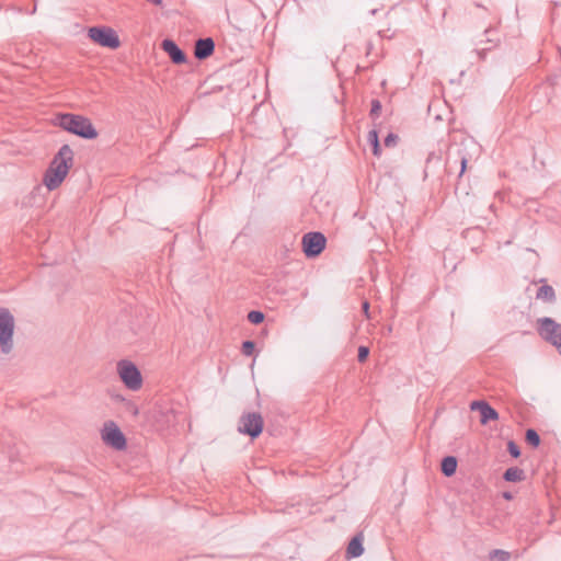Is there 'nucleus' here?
<instances>
[{"label":"nucleus","instance_id":"f257e3e1","mask_svg":"<svg viewBox=\"0 0 561 561\" xmlns=\"http://www.w3.org/2000/svg\"><path fill=\"white\" fill-rule=\"evenodd\" d=\"M72 164L73 151L69 145H62L44 173L43 182L45 186L49 191L57 188L67 176Z\"/></svg>","mask_w":561,"mask_h":561},{"label":"nucleus","instance_id":"f03ea898","mask_svg":"<svg viewBox=\"0 0 561 561\" xmlns=\"http://www.w3.org/2000/svg\"><path fill=\"white\" fill-rule=\"evenodd\" d=\"M56 125L83 139H95L99 135L91 121L82 115L59 114L56 117Z\"/></svg>","mask_w":561,"mask_h":561},{"label":"nucleus","instance_id":"7ed1b4c3","mask_svg":"<svg viewBox=\"0 0 561 561\" xmlns=\"http://www.w3.org/2000/svg\"><path fill=\"white\" fill-rule=\"evenodd\" d=\"M14 327L13 314L8 308L0 307V350L3 354H9L13 350Z\"/></svg>","mask_w":561,"mask_h":561},{"label":"nucleus","instance_id":"20e7f679","mask_svg":"<svg viewBox=\"0 0 561 561\" xmlns=\"http://www.w3.org/2000/svg\"><path fill=\"white\" fill-rule=\"evenodd\" d=\"M117 374L125 385L131 391H138L142 387V376L138 367L128 359H121L116 365Z\"/></svg>","mask_w":561,"mask_h":561},{"label":"nucleus","instance_id":"39448f33","mask_svg":"<svg viewBox=\"0 0 561 561\" xmlns=\"http://www.w3.org/2000/svg\"><path fill=\"white\" fill-rule=\"evenodd\" d=\"M538 334L547 342L552 344L561 355V324L549 317L537 320Z\"/></svg>","mask_w":561,"mask_h":561},{"label":"nucleus","instance_id":"423d86ee","mask_svg":"<svg viewBox=\"0 0 561 561\" xmlns=\"http://www.w3.org/2000/svg\"><path fill=\"white\" fill-rule=\"evenodd\" d=\"M89 38L98 45L116 49L121 46L117 33L110 26H92L88 30Z\"/></svg>","mask_w":561,"mask_h":561},{"label":"nucleus","instance_id":"0eeeda50","mask_svg":"<svg viewBox=\"0 0 561 561\" xmlns=\"http://www.w3.org/2000/svg\"><path fill=\"white\" fill-rule=\"evenodd\" d=\"M263 427L264 421L262 415L257 412H248L241 415L238 432L254 439L262 434Z\"/></svg>","mask_w":561,"mask_h":561},{"label":"nucleus","instance_id":"6e6552de","mask_svg":"<svg viewBox=\"0 0 561 561\" xmlns=\"http://www.w3.org/2000/svg\"><path fill=\"white\" fill-rule=\"evenodd\" d=\"M302 251L308 259L319 256L327 245V238L322 232L311 231L304 234L301 240Z\"/></svg>","mask_w":561,"mask_h":561},{"label":"nucleus","instance_id":"1a4fd4ad","mask_svg":"<svg viewBox=\"0 0 561 561\" xmlns=\"http://www.w3.org/2000/svg\"><path fill=\"white\" fill-rule=\"evenodd\" d=\"M103 442L115 448L116 450H123L126 448V437L119 427L112 421L104 424L101 433Z\"/></svg>","mask_w":561,"mask_h":561},{"label":"nucleus","instance_id":"9d476101","mask_svg":"<svg viewBox=\"0 0 561 561\" xmlns=\"http://www.w3.org/2000/svg\"><path fill=\"white\" fill-rule=\"evenodd\" d=\"M470 409L472 411L477 410L480 412V423L482 425H485L490 421H495L499 419L497 411L494 408H492L486 401H472L470 404Z\"/></svg>","mask_w":561,"mask_h":561},{"label":"nucleus","instance_id":"9b49d317","mask_svg":"<svg viewBox=\"0 0 561 561\" xmlns=\"http://www.w3.org/2000/svg\"><path fill=\"white\" fill-rule=\"evenodd\" d=\"M161 47L168 54L173 64L181 65L186 62L185 53L178 46L174 41L169 38L163 39Z\"/></svg>","mask_w":561,"mask_h":561},{"label":"nucleus","instance_id":"f8f14e48","mask_svg":"<svg viewBox=\"0 0 561 561\" xmlns=\"http://www.w3.org/2000/svg\"><path fill=\"white\" fill-rule=\"evenodd\" d=\"M215 42L211 37L198 38L195 42L194 56L198 60H205L214 54Z\"/></svg>","mask_w":561,"mask_h":561},{"label":"nucleus","instance_id":"ddd939ff","mask_svg":"<svg viewBox=\"0 0 561 561\" xmlns=\"http://www.w3.org/2000/svg\"><path fill=\"white\" fill-rule=\"evenodd\" d=\"M364 553L363 547V536L360 534L356 535L348 542L346 554L348 558H358Z\"/></svg>","mask_w":561,"mask_h":561},{"label":"nucleus","instance_id":"4468645a","mask_svg":"<svg viewBox=\"0 0 561 561\" xmlns=\"http://www.w3.org/2000/svg\"><path fill=\"white\" fill-rule=\"evenodd\" d=\"M457 458L454 456H446L442 459L440 470L445 477H453L457 470Z\"/></svg>","mask_w":561,"mask_h":561},{"label":"nucleus","instance_id":"2eb2a0df","mask_svg":"<svg viewBox=\"0 0 561 561\" xmlns=\"http://www.w3.org/2000/svg\"><path fill=\"white\" fill-rule=\"evenodd\" d=\"M503 479L507 482H519L525 479V472L518 467H511L505 470Z\"/></svg>","mask_w":561,"mask_h":561},{"label":"nucleus","instance_id":"dca6fc26","mask_svg":"<svg viewBox=\"0 0 561 561\" xmlns=\"http://www.w3.org/2000/svg\"><path fill=\"white\" fill-rule=\"evenodd\" d=\"M537 299L547 301V302H553L556 300V293L552 286L550 285H542L538 288Z\"/></svg>","mask_w":561,"mask_h":561},{"label":"nucleus","instance_id":"f3484780","mask_svg":"<svg viewBox=\"0 0 561 561\" xmlns=\"http://www.w3.org/2000/svg\"><path fill=\"white\" fill-rule=\"evenodd\" d=\"M511 553L502 549H493L489 553V559L492 561H508Z\"/></svg>","mask_w":561,"mask_h":561},{"label":"nucleus","instance_id":"a211bd4d","mask_svg":"<svg viewBox=\"0 0 561 561\" xmlns=\"http://www.w3.org/2000/svg\"><path fill=\"white\" fill-rule=\"evenodd\" d=\"M525 440L533 447H538L540 444V436L534 428H528L525 434Z\"/></svg>","mask_w":561,"mask_h":561},{"label":"nucleus","instance_id":"6ab92c4d","mask_svg":"<svg viewBox=\"0 0 561 561\" xmlns=\"http://www.w3.org/2000/svg\"><path fill=\"white\" fill-rule=\"evenodd\" d=\"M442 161V154L439 152H430L426 158V164H425V175H427V171L431 168V164H439Z\"/></svg>","mask_w":561,"mask_h":561},{"label":"nucleus","instance_id":"aec40b11","mask_svg":"<svg viewBox=\"0 0 561 561\" xmlns=\"http://www.w3.org/2000/svg\"><path fill=\"white\" fill-rule=\"evenodd\" d=\"M264 313L259 310H252L248 313V320L253 324H260L264 321Z\"/></svg>","mask_w":561,"mask_h":561},{"label":"nucleus","instance_id":"412c9836","mask_svg":"<svg viewBox=\"0 0 561 561\" xmlns=\"http://www.w3.org/2000/svg\"><path fill=\"white\" fill-rule=\"evenodd\" d=\"M458 158H459V162H460V172H459V178L462 176V174L465 173L466 169H467V164H468V157H467V153L463 152V150L459 149L458 150Z\"/></svg>","mask_w":561,"mask_h":561},{"label":"nucleus","instance_id":"4be33fe9","mask_svg":"<svg viewBox=\"0 0 561 561\" xmlns=\"http://www.w3.org/2000/svg\"><path fill=\"white\" fill-rule=\"evenodd\" d=\"M242 354L245 355V356H251L253 355L254 351H255V343L253 341H244L242 343Z\"/></svg>","mask_w":561,"mask_h":561},{"label":"nucleus","instance_id":"5701e85b","mask_svg":"<svg viewBox=\"0 0 561 561\" xmlns=\"http://www.w3.org/2000/svg\"><path fill=\"white\" fill-rule=\"evenodd\" d=\"M507 450L513 458H518L520 456V449L514 440H510L507 443Z\"/></svg>","mask_w":561,"mask_h":561},{"label":"nucleus","instance_id":"b1692460","mask_svg":"<svg viewBox=\"0 0 561 561\" xmlns=\"http://www.w3.org/2000/svg\"><path fill=\"white\" fill-rule=\"evenodd\" d=\"M124 408L127 412H129L133 416H137L139 413L138 407L130 400H127L124 403Z\"/></svg>","mask_w":561,"mask_h":561},{"label":"nucleus","instance_id":"393cba45","mask_svg":"<svg viewBox=\"0 0 561 561\" xmlns=\"http://www.w3.org/2000/svg\"><path fill=\"white\" fill-rule=\"evenodd\" d=\"M381 111V103L379 100L374 99L371 101V108H370V116L375 117L378 116Z\"/></svg>","mask_w":561,"mask_h":561},{"label":"nucleus","instance_id":"a878e982","mask_svg":"<svg viewBox=\"0 0 561 561\" xmlns=\"http://www.w3.org/2000/svg\"><path fill=\"white\" fill-rule=\"evenodd\" d=\"M369 355V348L367 346H359L358 347V354L357 359L359 363H364Z\"/></svg>","mask_w":561,"mask_h":561},{"label":"nucleus","instance_id":"bb28decb","mask_svg":"<svg viewBox=\"0 0 561 561\" xmlns=\"http://www.w3.org/2000/svg\"><path fill=\"white\" fill-rule=\"evenodd\" d=\"M367 140L371 145V147H374L376 142H379L378 133L376 129L369 130L367 135Z\"/></svg>","mask_w":561,"mask_h":561},{"label":"nucleus","instance_id":"cd10ccee","mask_svg":"<svg viewBox=\"0 0 561 561\" xmlns=\"http://www.w3.org/2000/svg\"><path fill=\"white\" fill-rule=\"evenodd\" d=\"M397 140H398V136L396 134L390 133L385 138V146L386 147H392V146H394L397 144Z\"/></svg>","mask_w":561,"mask_h":561},{"label":"nucleus","instance_id":"c85d7f7f","mask_svg":"<svg viewBox=\"0 0 561 561\" xmlns=\"http://www.w3.org/2000/svg\"><path fill=\"white\" fill-rule=\"evenodd\" d=\"M112 399L115 400L116 402H122L123 404L128 400L126 399L125 397H123L122 394H113L112 396Z\"/></svg>","mask_w":561,"mask_h":561},{"label":"nucleus","instance_id":"c756f323","mask_svg":"<svg viewBox=\"0 0 561 561\" xmlns=\"http://www.w3.org/2000/svg\"><path fill=\"white\" fill-rule=\"evenodd\" d=\"M380 151H381L380 144L376 142V145L373 147V153L378 157L380 154Z\"/></svg>","mask_w":561,"mask_h":561},{"label":"nucleus","instance_id":"7c9ffc66","mask_svg":"<svg viewBox=\"0 0 561 561\" xmlns=\"http://www.w3.org/2000/svg\"><path fill=\"white\" fill-rule=\"evenodd\" d=\"M492 33H493V31H492V30H490V28H486V30L484 31V34L486 35V42H489V43H494V39L490 37V35H491Z\"/></svg>","mask_w":561,"mask_h":561},{"label":"nucleus","instance_id":"2f4dec72","mask_svg":"<svg viewBox=\"0 0 561 561\" xmlns=\"http://www.w3.org/2000/svg\"><path fill=\"white\" fill-rule=\"evenodd\" d=\"M362 307H363L364 312L368 316L369 302L364 301Z\"/></svg>","mask_w":561,"mask_h":561},{"label":"nucleus","instance_id":"473e14b6","mask_svg":"<svg viewBox=\"0 0 561 561\" xmlns=\"http://www.w3.org/2000/svg\"><path fill=\"white\" fill-rule=\"evenodd\" d=\"M491 49L490 47H486V48H481L478 54L480 55L481 58H484V55H485V51Z\"/></svg>","mask_w":561,"mask_h":561},{"label":"nucleus","instance_id":"72a5a7b5","mask_svg":"<svg viewBox=\"0 0 561 561\" xmlns=\"http://www.w3.org/2000/svg\"><path fill=\"white\" fill-rule=\"evenodd\" d=\"M503 497H504L505 500H512V499H513V494H512L511 492H504V493H503Z\"/></svg>","mask_w":561,"mask_h":561},{"label":"nucleus","instance_id":"f704fd0d","mask_svg":"<svg viewBox=\"0 0 561 561\" xmlns=\"http://www.w3.org/2000/svg\"><path fill=\"white\" fill-rule=\"evenodd\" d=\"M560 85H561L560 83H556V84H554V91H556V92H557V91H559Z\"/></svg>","mask_w":561,"mask_h":561}]
</instances>
